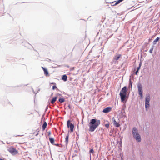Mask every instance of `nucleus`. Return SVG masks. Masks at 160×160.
<instances>
[{
    "instance_id": "obj_19",
    "label": "nucleus",
    "mask_w": 160,
    "mask_h": 160,
    "mask_svg": "<svg viewBox=\"0 0 160 160\" xmlns=\"http://www.w3.org/2000/svg\"><path fill=\"white\" fill-rule=\"evenodd\" d=\"M69 137V135H68V136L66 137L65 138V141L67 145L68 144V139Z\"/></svg>"
},
{
    "instance_id": "obj_2",
    "label": "nucleus",
    "mask_w": 160,
    "mask_h": 160,
    "mask_svg": "<svg viewBox=\"0 0 160 160\" xmlns=\"http://www.w3.org/2000/svg\"><path fill=\"white\" fill-rule=\"evenodd\" d=\"M127 87L124 86L122 89L119 95L121 97V99L122 102H124L126 98L127 95Z\"/></svg>"
},
{
    "instance_id": "obj_20",
    "label": "nucleus",
    "mask_w": 160,
    "mask_h": 160,
    "mask_svg": "<svg viewBox=\"0 0 160 160\" xmlns=\"http://www.w3.org/2000/svg\"><path fill=\"white\" fill-rule=\"evenodd\" d=\"M59 101L60 102H63L65 101V99L63 98H59Z\"/></svg>"
},
{
    "instance_id": "obj_13",
    "label": "nucleus",
    "mask_w": 160,
    "mask_h": 160,
    "mask_svg": "<svg viewBox=\"0 0 160 160\" xmlns=\"http://www.w3.org/2000/svg\"><path fill=\"white\" fill-rule=\"evenodd\" d=\"M49 140L50 142L52 144H54V138L49 137Z\"/></svg>"
},
{
    "instance_id": "obj_7",
    "label": "nucleus",
    "mask_w": 160,
    "mask_h": 160,
    "mask_svg": "<svg viewBox=\"0 0 160 160\" xmlns=\"http://www.w3.org/2000/svg\"><path fill=\"white\" fill-rule=\"evenodd\" d=\"M150 100V97L149 95L147 96L146 97L145 106L146 109L149 107V101Z\"/></svg>"
},
{
    "instance_id": "obj_18",
    "label": "nucleus",
    "mask_w": 160,
    "mask_h": 160,
    "mask_svg": "<svg viewBox=\"0 0 160 160\" xmlns=\"http://www.w3.org/2000/svg\"><path fill=\"white\" fill-rule=\"evenodd\" d=\"M141 63H140L139 64V67H138V68H137V71H136V72H135V74L136 75H137V73L138 72V71L140 69V67L141 66Z\"/></svg>"
},
{
    "instance_id": "obj_16",
    "label": "nucleus",
    "mask_w": 160,
    "mask_h": 160,
    "mask_svg": "<svg viewBox=\"0 0 160 160\" xmlns=\"http://www.w3.org/2000/svg\"><path fill=\"white\" fill-rule=\"evenodd\" d=\"M62 79L66 81L67 80V76L66 75H63L62 77Z\"/></svg>"
},
{
    "instance_id": "obj_21",
    "label": "nucleus",
    "mask_w": 160,
    "mask_h": 160,
    "mask_svg": "<svg viewBox=\"0 0 160 160\" xmlns=\"http://www.w3.org/2000/svg\"><path fill=\"white\" fill-rule=\"evenodd\" d=\"M110 125V123L108 122V123L105 124L104 125L107 128H108L109 126Z\"/></svg>"
},
{
    "instance_id": "obj_12",
    "label": "nucleus",
    "mask_w": 160,
    "mask_h": 160,
    "mask_svg": "<svg viewBox=\"0 0 160 160\" xmlns=\"http://www.w3.org/2000/svg\"><path fill=\"white\" fill-rule=\"evenodd\" d=\"M121 56V54H118L117 55H116L114 58V59L116 60H117L120 58Z\"/></svg>"
},
{
    "instance_id": "obj_9",
    "label": "nucleus",
    "mask_w": 160,
    "mask_h": 160,
    "mask_svg": "<svg viewBox=\"0 0 160 160\" xmlns=\"http://www.w3.org/2000/svg\"><path fill=\"white\" fill-rule=\"evenodd\" d=\"M123 0H118L117 1H115L111 3V5L113 6H115L120 3Z\"/></svg>"
},
{
    "instance_id": "obj_10",
    "label": "nucleus",
    "mask_w": 160,
    "mask_h": 160,
    "mask_svg": "<svg viewBox=\"0 0 160 160\" xmlns=\"http://www.w3.org/2000/svg\"><path fill=\"white\" fill-rule=\"evenodd\" d=\"M113 123L114 125L116 127H118L120 126V124L118 123L114 119L113 120Z\"/></svg>"
},
{
    "instance_id": "obj_22",
    "label": "nucleus",
    "mask_w": 160,
    "mask_h": 160,
    "mask_svg": "<svg viewBox=\"0 0 160 160\" xmlns=\"http://www.w3.org/2000/svg\"><path fill=\"white\" fill-rule=\"evenodd\" d=\"M153 50V48H151L149 51V52L151 53H152Z\"/></svg>"
},
{
    "instance_id": "obj_5",
    "label": "nucleus",
    "mask_w": 160,
    "mask_h": 160,
    "mask_svg": "<svg viewBox=\"0 0 160 160\" xmlns=\"http://www.w3.org/2000/svg\"><path fill=\"white\" fill-rule=\"evenodd\" d=\"M8 151L12 154L15 155L18 153V151L16 149L12 147H10L8 149Z\"/></svg>"
},
{
    "instance_id": "obj_4",
    "label": "nucleus",
    "mask_w": 160,
    "mask_h": 160,
    "mask_svg": "<svg viewBox=\"0 0 160 160\" xmlns=\"http://www.w3.org/2000/svg\"><path fill=\"white\" fill-rule=\"evenodd\" d=\"M139 94L140 96V99H142L143 98L142 89V86L141 84H138V85Z\"/></svg>"
},
{
    "instance_id": "obj_29",
    "label": "nucleus",
    "mask_w": 160,
    "mask_h": 160,
    "mask_svg": "<svg viewBox=\"0 0 160 160\" xmlns=\"http://www.w3.org/2000/svg\"><path fill=\"white\" fill-rule=\"evenodd\" d=\"M68 107L69 108H70V105H69L68 106Z\"/></svg>"
},
{
    "instance_id": "obj_23",
    "label": "nucleus",
    "mask_w": 160,
    "mask_h": 160,
    "mask_svg": "<svg viewBox=\"0 0 160 160\" xmlns=\"http://www.w3.org/2000/svg\"><path fill=\"white\" fill-rule=\"evenodd\" d=\"M47 133H48V135L49 136H50L51 133V131H48L47 132Z\"/></svg>"
},
{
    "instance_id": "obj_26",
    "label": "nucleus",
    "mask_w": 160,
    "mask_h": 160,
    "mask_svg": "<svg viewBox=\"0 0 160 160\" xmlns=\"http://www.w3.org/2000/svg\"><path fill=\"white\" fill-rule=\"evenodd\" d=\"M57 88L56 86H53L52 87V89L53 90H54L55 88Z\"/></svg>"
},
{
    "instance_id": "obj_6",
    "label": "nucleus",
    "mask_w": 160,
    "mask_h": 160,
    "mask_svg": "<svg viewBox=\"0 0 160 160\" xmlns=\"http://www.w3.org/2000/svg\"><path fill=\"white\" fill-rule=\"evenodd\" d=\"M70 120H68L67 122V127L68 128H70L71 132H73L74 128V125L70 122Z\"/></svg>"
},
{
    "instance_id": "obj_3",
    "label": "nucleus",
    "mask_w": 160,
    "mask_h": 160,
    "mask_svg": "<svg viewBox=\"0 0 160 160\" xmlns=\"http://www.w3.org/2000/svg\"><path fill=\"white\" fill-rule=\"evenodd\" d=\"M132 133L133 137L137 141L140 142L141 141L140 136L138 133V130L136 128H133Z\"/></svg>"
},
{
    "instance_id": "obj_25",
    "label": "nucleus",
    "mask_w": 160,
    "mask_h": 160,
    "mask_svg": "<svg viewBox=\"0 0 160 160\" xmlns=\"http://www.w3.org/2000/svg\"><path fill=\"white\" fill-rule=\"evenodd\" d=\"M132 82L131 81V80H130V83L129 84V86H131V87H132Z\"/></svg>"
},
{
    "instance_id": "obj_14",
    "label": "nucleus",
    "mask_w": 160,
    "mask_h": 160,
    "mask_svg": "<svg viewBox=\"0 0 160 160\" xmlns=\"http://www.w3.org/2000/svg\"><path fill=\"white\" fill-rule=\"evenodd\" d=\"M47 126V123L46 122H44L42 126V130H44Z\"/></svg>"
},
{
    "instance_id": "obj_27",
    "label": "nucleus",
    "mask_w": 160,
    "mask_h": 160,
    "mask_svg": "<svg viewBox=\"0 0 160 160\" xmlns=\"http://www.w3.org/2000/svg\"><path fill=\"white\" fill-rule=\"evenodd\" d=\"M54 145H56V146H59V144H54Z\"/></svg>"
},
{
    "instance_id": "obj_30",
    "label": "nucleus",
    "mask_w": 160,
    "mask_h": 160,
    "mask_svg": "<svg viewBox=\"0 0 160 160\" xmlns=\"http://www.w3.org/2000/svg\"><path fill=\"white\" fill-rule=\"evenodd\" d=\"M114 119V118H113L112 119V120H113V119Z\"/></svg>"
},
{
    "instance_id": "obj_15",
    "label": "nucleus",
    "mask_w": 160,
    "mask_h": 160,
    "mask_svg": "<svg viewBox=\"0 0 160 160\" xmlns=\"http://www.w3.org/2000/svg\"><path fill=\"white\" fill-rule=\"evenodd\" d=\"M160 39V38L157 37L153 42V43L154 45H155L156 44V42L158 41Z\"/></svg>"
},
{
    "instance_id": "obj_28",
    "label": "nucleus",
    "mask_w": 160,
    "mask_h": 160,
    "mask_svg": "<svg viewBox=\"0 0 160 160\" xmlns=\"http://www.w3.org/2000/svg\"><path fill=\"white\" fill-rule=\"evenodd\" d=\"M51 84H56V83L55 82H52L51 83Z\"/></svg>"
},
{
    "instance_id": "obj_8",
    "label": "nucleus",
    "mask_w": 160,
    "mask_h": 160,
    "mask_svg": "<svg viewBox=\"0 0 160 160\" xmlns=\"http://www.w3.org/2000/svg\"><path fill=\"white\" fill-rule=\"evenodd\" d=\"M112 108L111 107H107L103 109L102 112L103 113H106L110 112Z\"/></svg>"
},
{
    "instance_id": "obj_1",
    "label": "nucleus",
    "mask_w": 160,
    "mask_h": 160,
    "mask_svg": "<svg viewBox=\"0 0 160 160\" xmlns=\"http://www.w3.org/2000/svg\"><path fill=\"white\" fill-rule=\"evenodd\" d=\"M100 123L101 121L100 120L95 119H91L88 124L89 127V131L92 132H93L100 124Z\"/></svg>"
},
{
    "instance_id": "obj_17",
    "label": "nucleus",
    "mask_w": 160,
    "mask_h": 160,
    "mask_svg": "<svg viewBox=\"0 0 160 160\" xmlns=\"http://www.w3.org/2000/svg\"><path fill=\"white\" fill-rule=\"evenodd\" d=\"M57 98L56 97H54L51 101V103L53 104L54 103V102L56 101Z\"/></svg>"
},
{
    "instance_id": "obj_24",
    "label": "nucleus",
    "mask_w": 160,
    "mask_h": 160,
    "mask_svg": "<svg viewBox=\"0 0 160 160\" xmlns=\"http://www.w3.org/2000/svg\"><path fill=\"white\" fill-rule=\"evenodd\" d=\"M89 152L90 153H93L94 152V150L93 149H91L90 150Z\"/></svg>"
},
{
    "instance_id": "obj_11",
    "label": "nucleus",
    "mask_w": 160,
    "mask_h": 160,
    "mask_svg": "<svg viewBox=\"0 0 160 160\" xmlns=\"http://www.w3.org/2000/svg\"><path fill=\"white\" fill-rule=\"evenodd\" d=\"M42 68L43 69V70L44 71L45 75L46 76H49L48 71L47 70L44 68L43 67H42Z\"/></svg>"
}]
</instances>
